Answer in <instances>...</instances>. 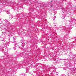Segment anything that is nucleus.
<instances>
[{
  "instance_id": "4",
  "label": "nucleus",
  "mask_w": 76,
  "mask_h": 76,
  "mask_svg": "<svg viewBox=\"0 0 76 76\" xmlns=\"http://www.w3.org/2000/svg\"><path fill=\"white\" fill-rule=\"evenodd\" d=\"M66 60V59H64V60Z\"/></svg>"
},
{
  "instance_id": "7",
  "label": "nucleus",
  "mask_w": 76,
  "mask_h": 76,
  "mask_svg": "<svg viewBox=\"0 0 76 76\" xmlns=\"http://www.w3.org/2000/svg\"><path fill=\"white\" fill-rule=\"evenodd\" d=\"M52 6H51V7H52Z\"/></svg>"
},
{
  "instance_id": "2",
  "label": "nucleus",
  "mask_w": 76,
  "mask_h": 76,
  "mask_svg": "<svg viewBox=\"0 0 76 76\" xmlns=\"http://www.w3.org/2000/svg\"><path fill=\"white\" fill-rule=\"evenodd\" d=\"M53 2V1H50L51 2Z\"/></svg>"
},
{
  "instance_id": "1",
  "label": "nucleus",
  "mask_w": 76,
  "mask_h": 76,
  "mask_svg": "<svg viewBox=\"0 0 76 76\" xmlns=\"http://www.w3.org/2000/svg\"><path fill=\"white\" fill-rule=\"evenodd\" d=\"M16 50V48H15L14 50Z\"/></svg>"
},
{
  "instance_id": "5",
  "label": "nucleus",
  "mask_w": 76,
  "mask_h": 76,
  "mask_svg": "<svg viewBox=\"0 0 76 76\" xmlns=\"http://www.w3.org/2000/svg\"><path fill=\"white\" fill-rule=\"evenodd\" d=\"M73 69H74V68H73Z\"/></svg>"
},
{
  "instance_id": "3",
  "label": "nucleus",
  "mask_w": 76,
  "mask_h": 76,
  "mask_svg": "<svg viewBox=\"0 0 76 76\" xmlns=\"http://www.w3.org/2000/svg\"><path fill=\"white\" fill-rule=\"evenodd\" d=\"M22 46H23L22 45Z\"/></svg>"
},
{
  "instance_id": "6",
  "label": "nucleus",
  "mask_w": 76,
  "mask_h": 76,
  "mask_svg": "<svg viewBox=\"0 0 76 76\" xmlns=\"http://www.w3.org/2000/svg\"><path fill=\"white\" fill-rule=\"evenodd\" d=\"M19 48H20V47H19Z\"/></svg>"
}]
</instances>
